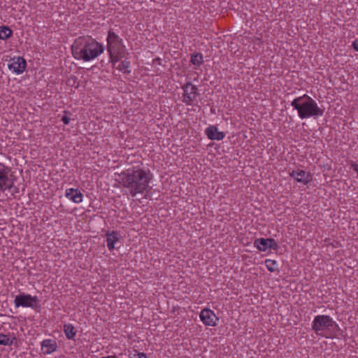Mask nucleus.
I'll list each match as a JSON object with an SVG mask.
<instances>
[{
    "mask_svg": "<svg viewBox=\"0 0 358 358\" xmlns=\"http://www.w3.org/2000/svg\"><path fill=\"white\" fill-rule=\"evenodd\" d=\"M105 50L103 44L91 36L76 38L71 45L73 57L77 60L90 62L100 56Z\"/></svg>",
    "mask_w": 358,
    "mask_h": 358,
    "instance_id": "2",
    "label": "nucleus"
},
{
    "mask_svg": "<svg viewBox=\"0 0 358 358\" xmlns=\"http://www.w3.org/2000/svg\"><path fill=\"white\" fill-rule=\"evenodd\" d=\"M205 134L210 140L221 141L225 135L222 131H220L215 125H210L205 129Z\"/></svg>",
    "mask_w": 358,
    "mask_h": 358,
    "instance_id": "16",
    "label": "nucleus"
},
{
    "mask_svg": "<svg viewBox=\"0 0 358 358\" xmlns=\"http://www.w3.org/2000/svg\"><path fill=\"white\" fill-rule=\"evenodd\" d=\"M291 106L296 110L298 116L301 119L317 117L322 116L324 111L317 105V102L310 96L303 94L292 100Z\"/></svg>",
    "mask_w": 358,
    "mask_h": 358,
    "instance_id": "3",
    "label": "nucleus"
},
{
    "mask_svg": "<svg viewBox=\"0 0 358 358\" xmlns=\"http://www.w3.org/2000/svg\"><path fill=\"white\" fill-rule=\"evenodd\" d=\"M352 46L354 50H355L356 51H358V39H356L353 41Z\"/></svg>",
    "mask_w": 358,
    "mask_h": 358,
    "instance_id": "26",
    "label": "nucleus"
},
{
    "mask_svg": "<svg viewBox=\"0 0 358 358\" xmlns=\"http://www.w3.org/2000/svg\"><path fill=\"white\" fill-rule=\"evenodd\" d=\"M15 177L10 173V168L0 162V193L13 189Z\"/></svg>",
    "mask_w": 358,
    "mask_h": 358,
    "instance_id": "5",
    "label": "nucleus"
},
{
    "mask_svg": "<svg viewBox=\"0 0 358 358\" xmlns=\"http://www.w3.org/2000/svg\"><path fill=\"white\" fill-rule=\"evenodd\" d=\"M199 318L204 325L208 327H216L219 322V317L209 308L202 309L199 313Z\"/></svg>",
    "mask_w": 358,
    "mask_h": 358,
    "instance_id": "11",
    "label": "nucleus"
},
{
    "mask_svg": "<svg viewBox=\"0 0 358 358\" xmlns=\"http://www.w3.org/2000/svg\"><path fill=\"white\" fill-rule=\"evenodd\" d=\"M255 247L259 251L265 252L268 248L277 250L278 244L273 238H257L254 242Z\"/></svg>",
    "mask_w": 358,
    "mask_h": 358,
    "instance_id": "12",
    "label": "nucleus"
},
{
    "mask_svg": "<svg viewBox=\"0 0 358 358\" xmlns=\"http://www.w3.org/2000/svg\"><path fill=\"white\" fill-rule=\"evenodd\" d=\"M183 90L182 102L187 106H192L199 93L198 88L191 83H187L182 87Z\"/></svg>",
    "mask_w": 358,
    "mask_h": 358,
    "instance_id": "8",
    "label": "nucleus"
},
{
    "mask_svg": "<svg viewBox=\"0 0 358 358\" xmlns=\"http://www.w3.org/2000/svg\"><path fill=\"white\" fill-rule=\"evenodd\" d=\"M65 196L75 203H80L83 200V194L78 189L68 188L65 191Z\"/></svg>",
    "mask_w": 358,
    "mask_h": 358,
    "instance_id": "15",
    "label": "nucleus"
},
{
    "mask_svg": "<svg viewBox=\"0 0 358 358\" xmlns=\"http://www.w3.org/2000/svg\"><path fill=\"white\" fill-rule=\"evenodd\" d=\"M129 358H149L147 355L144 352H139L136 350L129 354Z\"/></svg>",
    "mask_w": 358,
    "mask_h": 358,
    "instance_id": "23",
    "label": "nucleus"
},
{
    "mask_svg": "<svg viewBox=\"0 0 358 358\" xmlns=\"http://www.w3.org/2000/svg\"><path fill=\"white\" fill-rule=\"evenodd\" d=\"M119 180L122 186L127 188L132 196L143 194L151 188L150 185L152 174L148 169L133 167L119 174Z\"/></svg>",
    "mask_w": 358,
    "mask_h": 358,
    "instance_id": "1",
    "label": "nucleus"
},
{
    "mask_svg": "<svg viewBox=\"0 0 358 358\" xmlns=\"http://www.w3.org/2000/svg\"><path fill=\"white\" fill-rule=\"evenodd\" d=\"M17 338L14 335L10 336L7 334H0V345L5 346H11Z\"/></svg>",
    "mask_w": 358,
    "mask_h": 358,
    "instance_id": "18",
    "label": "nucleus"
},
{
    "mask_svg": "<svg viewBox=\"0 0 358 358\" xmlns=\"http://www.w3.org/2000/svg\"><path fill=\"white\" fill-rule=\"evenodd\" d=\"M289 176L298 182L303 185H308L312 180V176L310 173L300 169L292 170L289 172Z\"/></svg>",
    "mask_w": 358,
    "mask_h": 358,
    "instance_id": "13",
    "label": "nucleus"
},
{
    "mask_svg": "<svg viewBox=\"0 0 358 358\" xmlns=\"http://www.w3.org/2000/svg\"><path fill=\"white\" fill-rule=\"evenodd\" d=\"M70 120H71L70 117H69L66 115L63 116L62 118V121L63 122V123L66 125L69 124Z\"/></svg>",
    "mask_w": 358,
    "mask_h": 358,
    "instance_id": "25",
    "label": "nucleus"
},
{
    "mask_svg": "<svg viewBox=\"0 0 358 358\" xmlns=\"http://www.w3.org/2000/svg\"><path fill=\"white\" fill-rule=\"evenodd\" d=\"M118 65L116 66L117 70L122 73L129 74L131 72V62L127 59V57L122 59Z\"/></svg>",
    "mask_w": 358,
    "mask_h": 358,
    "instance_id": "17",
    "label": "nucleus"
},
{
    "mask_svg": "<svg viewBox=\"0 0 358 358\" xmlns=\"http://www.w3.org/2000/svg\"><path fill=\"white\" fill-rule=\"evenodd\" d=\"M106 246L110 252L121 247L122 236L118 231H107L104 235Z\"/></svg>",
    "mask_w": 358,
    "mask_h": 358,
    "instance_id": "6",
    "label": "nucleus"
},
{
    "mask_svg": "<svg viewBox=\"0 0 358 358\" xmlns=\"http://www.w3.org/2000/svg\"><path fill=\"white\" fill-rule=\"evenodd\" d=\"M38 299L36 296H31L29 294H21L17 295L14 299L15 307L31 308H34Z\"/></svg>",
    "mask_w": 358,
    "mask_h": 358,
    "instance_id": "9",
    "label": "nucleus"
},
{
    "mask_svg": "<svg viewBox=\"0 0 358 358\" xmlns=\"http://www.w3.org/2000/svg\"><path fill=\"white\" fill-rule=\"evenodd\" d=\"M27 62L22 57H13L8 64V69L15 75L22 74L26 69Z\"/></svg>",
    "mask_w": 358,
    "mask_h": 358,
    "instance_id": "10",
    "label": "nucleus"
},
{
    "mask_svg": "<svg viewBox=\"0 0 358 358\" xmlns=\"http://www.w3.org/2000/svg\"><path fill=\"white\" fill-rule=\"evenodd\" d=\"M57 349V344L55 340L47 338L41 343V350L44 355H51Z\"/></svg>",
    "mask_w": 358,
    "mask_h": 358,
    "instance_id": "14",
    "label": "nucleus"
},
{
    "mask_svg": "<svg viewBox=\"0 0 358 358\" xmlns=\"http://www.w3.org/2000/svg\"><path fill=\"white\" fill-rule=\"evenodd\" d=\"M350 169L352 170L354 173H356V177L358 178V164L352 163L351 164Z\"/></svg>",
    "mask_w": 358,
    "mask_h": 358,
    "instance_id": "24",
    "label": "nucleus"
},
{
    "mask_svg": "<svg viewBox=\"0 0 358 358\" xmlns=\"http://www.w3.org/2000/svg\"><path fill=\"white\" fill-rule=\"evenodd\" d=\"M203 62V55L201 53H196L191 57V63L196 66H200Z\"/></svg>",
    "mask_w": 358,
    "mask_h": 358,
    "instance_id": "21",
    "label": "nucleus"
},
{
    "mask_svg": "<svg viewBox=\"0 0 358 358\" xmlns=\"http://www.w3.org/2000/svg\"><path fill=\"white\" fill-rule=\"evenodd\" d=\"M106 50L109 55V62L113 66H115L129 54L123 40L112 30L108 31Z\"/></svg>",
    "mask_w": 358,
    "mask_h": 358,
    "instance_id": "4",
    "label": "nucleus"
},
{
    "mask_svg": "<svg viewBox=\"0 0 358 358\" xmlns=\"http://www.w3.org/2000/svg\"><path fill=\"white\" fill-rule=\"evenodd\" d=\"M265 265L266 268L271 272H275L278 270V264L275 260L266 259Z\"/></svg>",
    "mask_w": 358,
    "mask_h": 358,
    "instance_id": "22",
    "label": "nucleus"
},
{
    "mask_svg": "<svg viewBox=\"0 0 358 358\" xmlns=\"http://www.w3.org/2000/svg\"><path fill=\"white\" fill-rule=\"evenodd\" d=\"M64 333L69 340H74L76 336V330L74 326L70 323L64 325Z\"/></svg>",
    "mask_w": 358,
    "mask_h": 358,
    "instance_id": "19",
    "label": "nucleus"
},
{
    "mask_svg": "<svg viewBox=\"0 0 358 358\" xmlns=\"http://www.w3.org/2000/svg\"><path fill=\"white\" fill-rule=\"evenodd\" d=\"M13 34L11 29L7 26L0 27V39L6 41Z\"/></svg>",
    "mask_w": 358,
    "mask_h": 358,
    "instance_id": "20",
    "label": "nucleus"
},
{
    "mask_svg": "<svg viewBox=\"0 0 358 358\" xmlns=\"http://www.w3.org/2000/svg\"><path fill=\"white\" fill-rule=\"evenodd\" d=\"M333 320L327 315H317L313 320V328L318 334H324L329 327H333Z\"/></svg>",
    "mask_w": 358,
    "mask_h": 358,
    "instance_id": "7",
    "label": "nucleus"
}]
</instances>
